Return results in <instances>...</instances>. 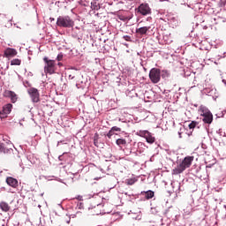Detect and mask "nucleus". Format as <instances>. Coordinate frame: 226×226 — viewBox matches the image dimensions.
<instances>
[{"instance_id": "nucleus-7", "label": "nucleus", "mask_w": 226, "mask_h": 226, "mask_svg": "<svg viewBox=\"0 0 226 226\" xmlns=\"http://www.w3.org/2000/svg\"><path fill=\"white\" fill-rule=\"evenodd\" d=\"M11 109H13V104L8 103L3 107V110L0 112V117H8V114H11Z\"/></svg>"}, {"instance_id": "nucleus-20", "label": "nucleus", "mask_w": 226, "mask_h": 226, "mask_svg": "<svg viewBox=\"0 0 226 226\" xmlns=\"http://www.w3.org/2000/svg\"><path fill=\"white\" fill-rule=\"evenodd\" d=\"M66 158H68V153H64L62 155H59L58 160L60 162H65Z\"/></svg>"}, {"instance_id": "nucleus-16", "label": "nucleus", "mask_w": 226, "mask_h": 226, "mask_svg": "<svg viewBox=\"0 0 226 226\" xmlns=\"http://www.w3.org/2000/svg\"><path fill=\"white\" fill-rule=\"evenodd\" d=\"M145 139L148 144H154L155 139L153 137V135H151V132H148V133H147L145 136Z\"/></svg>"}, {"instance_id": "nucleus-11", "label": "nucleus", "mask_w": 226, "mask_h": 226, "mask_svg": "<svg viewBox=\"0 0 226 226\" xmlns=\"http://www.w3.org/2000/svg\"><path fill=\"white\" fill-rule=\"evenodd\" d=\"M203 123L207 124H211L213 123V113H208L207 115L203 116Z\"/></svg>"}, {"instance_id": "nucleus-24", "label": "nucleus", "mask_w": 226, "mask_h": 226, "mask_svg": "<svg viewBox=\"0 0 226 226\" xmlns=\"http://www.w3.org/2000/svg\"><path fill=\"white\" fill-rule=\"evenodd\" d=\"M169 75L170 74L168 71H162V79L169 77Z\"/></svg>"}, {"instance_id": "nucleus-10", "label": "nucleus", "mask_w": 226, "mask_h": 226, "mask_svg": "<svg viewBox=\"0 0 226 226\" xmlns=\"http://www.w3.org/2000/svg\"><path fill=\"white\" fill-rule=\"evenodd\" d=\"M6 183L9 186H11V188H17V186H19V180L12 177H8L6 178Z\"/></svg>"}, {"instance_id": "nucleus-26", "label": "nucleus", "mask_w": 226, "mask_h": 226, "mask_svg": "<svg viewBox=\"0 0 226 226\" xmlns=\"http://www.w3.org/2000/svg\"><path fill=\"white\" fill-rule=\"evenodd\" d=\"M112 132H121V128L117 127V126H114L111 128Z\"/></svg>"}, {"instance_id": "nucleus-28", "label": "nucleus", "mask_w": 226, "mask_h": 226, "mask_svg": "<svg viewBox=\"0 0 226 226\" xmlns=\"http://www.w3.org/2000/svg\"><path fill=\"white\" fill-rule=\"evenodd\" d=\"M56 61H63V55H62V53L57 55Z\"/></svg>"}, {"instance_id": "nucleus-9", "label": "nucleus", "mask_w": 226, "mask_h": 226, "mask_svg": "<svg viewBox=\"0 0 226 226\" xmlns=\"http://www.w3.org/2000/svg\"><path fill=\"white\" fill-rule=\"evenodd\" d=\"M17 54H18L17 49L12 48H7L4 52V56L7 58L15 57Z\"/></svg>"}, {"instance_id": "nucleus-27", "label": "nucleus", "mask_w": 226, "mask_h": 226, "mask_svg": "<svg viewBox=\"0 0 226 226\" xmlns=\"http://www.w3.org/2000/svg\"><path fill=\"white\" fill-rule=\"evenodd\" d=\"M112 135H114V132L110 129V131L108 132L107 137L111 139Z\"/></svg>"}, {"instance_id": "nucleus-14", "label": "nucleus", "mask_w": 226, "mask_h": 226, "mask_svg": "<svg viewBox=\"0 0 226 226\" xmlns=\"http://www.w3.org/2000/svg\"><path fill=\"white\" fill-rule=\"evenodd\" d=\"M117 19H119V20H122L123 22H126V20H132V16H130L128 14L118 13Z\"/></svg>"}, {"instance_id": "nucleus-31", "label": "nucleus", "mask_w": 226, "mask_h": 226, "mask_svg": "<svg viewBox=\"0 0 226 226\" xmlns=\"http://www.w3.org/2000/svg\"><path fill=\"white\" fill-rule=\"evenodd\" d=\"M58 66H63V64H61V63H58Z\"/></svg>"}, {"instance_id": "nucleus-5", "label": "nucleus", "mask_w": 226, "mask_h": 226, "mask_svg": "<svg viewBox=\"0 0 226 226\" xmlns=\"http://www.w3.org/2000/svg\"><path fill=\"white\" fill-rule=\"evenodd\" d=\"M135 12L139 13V15H143V17L151 15L152 13L149 4H140L139 6L135 9Z\"/></svg>"}, {"instance_id": "nucleus-18", "label": "nucleus", "mask_w": 226, "mask_h": 226, "mask_svg": "<svg viewBox=\"0 0 226 226\" xmlns=\"http://www.w3.org/2000/svg\"><path fill=\"white\" fill-rule=\"evenodd\" d=\"M154 197V192L153 191L145 192V199H147V200H149V199H153Z\"/></svg>"}, {"instance_id": "nucleus-4", "label": "nucleus", "mask_w": 226, "mask_h": 226, "mask_svg": "<svg viewBox=\"0 0 226 226\" xmlns=\"http://www.w3.org/2000/svg\"><path fill=\"white\" fill-rule=\"evenodd\" d=\"M149 79L153 84H158L162 79V72L158 68H152L149 72Z\"/></svg>"}, {"instance_id": "nucleus-22", "label": "nucleus", "mask_w": 226, "mask_h": 226, "mask_svg": "<svg viewBox=\"0 0 226 226\" xmlns=\"http://www.w3.org/2000/svg\"><path fill=\"white\" fill-rule=\"evenodd\" d=\"M124 144H126V139H117V146H124Z\"/></svg>"}, {"instance_id": "nucleus-19", "label": "nucleus", "mask_w": 226, "mask_h": 226, "mask_svg": "<svg viewBox=\"0 0 226 226\" xmlns=\"http://www.w3.org/2000/svg\"><path fill=\"white\" fill-rule=\"evenodd\" d=\"M148 132H149V131H139V132H137V135L146 139V136L147 135Z\"/></svg>"}, {"instance_id": "nucleus-6", "label": "nucleus", "mask_w": 226, "mask_h": 226, "mask_svg": "<svg viewBox=\"0 0 226 226\" xmlns=\"http://www.w3.org/2000/svg\"><path fill=\"white\" fill-rule=\"evenodd\" d=\"M28 94L34 103H38L40 102V92L34 87H31L27 90Z\"/></svg>"}, {"instance_id": "nucleus-2", "label": "nucleus", "mask_w": 226, "mask_h": 226, "mask_svg": "<svg viewBox=\"0 0 226 226\" xmlns=\"http://www.w3.org/2000/svg\"><path fill=\"white\" fill-rule=\"evenodd\" d=\"M56 26L59 27H73L75 22L70 16H60L57 18Z\"/></svg>"}, {"instance_id": "nucleus-1", "label": "nucleus", "mask_w": 226, "mask_h": 226, "mask_svg": "<svg viewBox=\"0 0 226 226\" xmlns=\"http://www.w3.org/2000/svg\"><path fill=\"white\" fill-rule=\"evenodd\" d=\"M193 160H195V157L193 156H186L184 158V160L177 165L176 168H174L171 171L172 176H177L179 174H183L184 170H186V169H190L192 167V163L193 162Z\"/></svg>"}, {"instance_id": "nucleus-12", "label": "nucleus", "mask_w": 226, "mask_h": 226, "mask_svg": "<svg viewBox=\"0 0 226 226\" xmlns=\"http://www.w3.org/2000/svg\"><path fill=\"white\" fill-rule=\"evenodd\" d=\"M151 29V26H142L136 29L138 34H147V31Z\"/></svg>"}, {"instance_id": "nucleus-17", "label": "nucleus", "mask_w": 226, "mask_h": 226, "mask_svg": "<svg viewBox=\"0 0 226 226\" xmlns=\"http://www.w3.org/2000/svg\"><path fill=\"white\" fill-rule=\"evenodd\" d=\"M21 63H22L21 59L15 58L11 61V66H20Z\"/></svg>"}, {"instance_id": "nucleus-25", "label": "nucleus", "mask_w": 226, "mask_h": 226, "mask_svg": "<svg viewBox=\"0 0 226 226\" xmlns=\"http://www.w3.org/2000/svg\"><path fill=\"white\" fill-rule=\"evenodd\" d=\"M123 38L125 41H132V37H130V35H124Z\"/></svg>"}, {"instance_id": "nucleus-15", "label": "nucleus", "mask_w": 226, "mask_h": 226, "mask_svg": "<svg viewBox=\"0 0 226 226\" xmlns=\"http://www.w3.org/2000/svg\"><path fill=\"white\" fill-rule=\"evenodd\" d=\"M0 208L2 209V211H4V213H8V211H10L11 207L8 203L2 201L0 202Z\"/></svg>"}, {"instance_id": "nucleus-29", "label": "nucleus", "mask_w": 226, "mask_h": 226, "mask_svg": "<svg viewBox=\"0 0 226 226\" xmlns=\"http://www.w3.org/2000/svg\"><path fill=\"white\" fill-rule=\"evenodd\" d=\"M4 152V145L3 143H0V153Z\"/></svg>"}, {"instance_id": "nucleus-21", "label": "nucleus", "mask_w": 226, "mask_h": 226, "mask_svg": "<svg viewBox=\"0 0 226 226\" xmlns=\"http://www.w3.org/2000/svg\"><path fill=\"white\" fill-rule=\"evenodd\" d=\"M91 8L92 10H100V4H98L96 2H92Z\"/></svg>"}, {"instance_id": "nucleus-3", "label": "nucleus", "mask_w": 226, "mask_h": 226, "mask_svg": "<svg viewBox=\"0 0 226 226\" xmlns=\"http://www.w3.org/2000/svg\"><path fill=\"white\" fill-rule=\"evenodd\" d=\"M43 61L45 63L44 73H49V75L56 73V60L49 59V57L44 56Z\"/></svg>"}, {"instance_id": "nucleus-13", "label": "nucleus", "mask_w": 226, "mask_h": 226, "mask_svg": "<svg viewBox=\"0 0 226 226\" xmlns=\"http://www.w3.org/2000/svg\"><path fill=\"white\" fill-rule=\"evenodd\" d=\"M199 112L200 113V116H202V117H203L204 116H207L208 114L211 113V111H209V110L206 108V106H203V105L200 106Z\"/></svg>"}, {"instance_id": "nucleus-23", "label": "nucleus", "mask_w": 226, "mask_h": 226, "mask_svg": "<svg viewBox=\"0 0 226 226\" xmlns=\"http://www.w3.org/2000/svg\"><path fill=\"white\" fill-rule=\"evenodd\" d=\"M189 129L190 130H193V128H195V126H197V122L192 121L191 124H189Z\"/></svg>"}, {"instance_id": "nucleus-30", "label": "nucleus", "mask_w": 226, "mask_h": 226, "mask_svg": "<svg viewBox=\"0 0 226 226\" xmlns=\"http://www.w3.org/2000/svg\"><path fill=\"white\" fill-rule=\"evenodd\" d=\"M134 183H135V181H133V180H129L128 185H134Z\"/></svg>"}, {"instance_id": "nucleus-8", "label": "nucleus", "mask_w": 226, "mask_h": 226, "mask_svg": "<svg viewBox=\"0 0 226 226\" xmlns=\"http://www.w3.org/2000/svg\"><path fill=\"white\" fill-rule=\"evenodd\" d=\"M4 96L6 98H11V103H17V100H19V97L17 96V94L11 90H5L4 93Z\"/></svg>"}]
</instances>
